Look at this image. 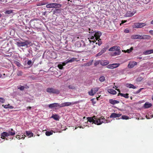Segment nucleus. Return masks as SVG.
<instances>
[{
    "mask_svg": "<svg viewBox=\"0 0 153 153\" xmlns=\"http://www.w3.org/2000/svg\"><path fill=\"white\" fill-rule=\"evenodd\" d=\"M58 105L59 103H54L49 105L48 107L50 108H53L55 107H58Z\"/></svg>",
    "mask_w": 153,
    "mask_h": 153,
    "instance_id": "dca6fc26",
    "label": "nucleus"
},
{
    "mask_svg": "<svg viewBox=\"0 0 153 153\" xmlns=\"http://www.w3.org/2000/svg\"><path fill=\"white\" fill-rule=\"evenodd\" d=\"M99 80L101 82H103L105 80V77L104 76H101L99 78Z\"/></svg>",
    "mask_w": 153,
    "mask_h": 153,
    "instance_id": "2f4dec72",
    "label": "nucleus"
},
{
    "mask_svg": "<svg viewBox=\"0 0 153 153\" xmlns=\"http://www.w3.org/2000/svg\"><path fill=\"white\" fill-rule=\"evenodd\" d=\"M56 11L57 12V13H59L60 12L61 10L60 9H56Z\"/></svg>",
    "mask_w": 153,
    "mask_h": 153,
    "instance_id": "864d4df0",
    "label": "nucleus"
},
{
    "mask_svg": "<svg viewBox=\"0 0 153 153\" xmlns=\"http://www.w3.org/2000/svg\"><path fill=\"white\" fill-rule=\"evenodd\" d=\"M127 22L126 20H122L121 22V23L120 24V25H121V24H123Z\"/></svg>",
    "mask_w": 153,
    "mask_h": 153,
    "instance_id": "4d7b16f0",
    "label": "nucleus"
},
{
    "mask_svg": "<svg viewBox=\"0 0 153 153\" xmlns=\"http://www.w3.org/2000/svg\"><path fill=\"white\" fill-rule=\"evenodd\" d=\"M76 59V58L73 57L72 58H71L70 59H68L66 60L65 61V62H63L62 63V65L63 66H65L66 64H67L69 63H71L74 61H75Z\"/></svg>",
    "mask_w": 153,
    "mask_h": 153,
    "instance_id": "6e6552de",
    "label": "nucleus"
},
{
    "mask_svg": "<svg viewBox=\"0 0 153 153\" xmlns=\"http://www.w3.org/2000/svg\"><path fill=\"white\" fill-rule=\"evenodd\" d=\"M121 52V51L120 50L118 51H116L114 52L113 53V55L114 56L118 55L120 54Z\"/></svg>",
    "mask_w": 153,
    "mask_h": 153,
    "instance_id": "a878e982",
    "label": "nucleus"
},
{
    "mask_svg": "<svg viewBox=\"0 0 153 153\" xmlns=\"http://www.w3.org/2000/svg\"><path fill=\"white\" fill-rule=\"evenodd\" d=\"M32 63V62L31 60H29L28 62H27V64L28 65H30Z\"/></svg>",
    "mask_w": 153,
    "mask_h": 153,
    "instance_id": "3c124183",
    "label": "nucleus"
},
{
    "mask_svg": "<svg viewBox=\"0 0 153 153\" xmlns=\"http://www.w3.org/2000/svg\"><path fill=\"white\" fill-rule=\"evenodd\" d=\"M78 103L77 102H65V106H70L71 105H74V104H77Z\"/></svg>",
    "mask_w": 153,
    "mask_h": 153,
    "instance_id": "412c9836",
    "label": "nucleus"
},
{
    "mask_svg": "<svg viewBox=\"0 0 153 153\" xmlns=\"http://www.w3.org/2000/svg\"><path fill=\"white\" fill-rule=\"evenodd\" d=\"M109 48V46L108 45L107 46L105 47V48L106 49V50H107L108 48Z\"/></svg>",
    "mask_w": 153,
    "mask_h": 153,
    "instance_id": "052dcab7",
    "label": "nucleus"
},
{
    "mask_svg": "<svg viewBox=\"0 0 153 153\" xmlns=\"http://www.w3.org/2000/svg\"><path fill=\"white\" fill-rule=\"evenodd\" d=\"M26 134L27 136L29 137H31L33 136V133L29 131H26Z\"/></svg>",
    "mask_w": 153,
    "mask_h": 153,
    "instance_id": "5701e85b",
    "label": "nucleus"
},
{
    "mask_svg": "<svg viewBox=\"0 0 153 153\" xmlns=\"http://www.w3.org/2000/svg\"><path fill=\"white\" fill-rule=\"evenodd\" d=\"M143 88H140L135 93L136 94H138L143 89Z\"/></svg>",
    "mask_w": 153,
    "mask_h": 153,
    "instance_id": "79ce46f5",
    "label": "nucleus"
},
{
    "mask_svg": "<svg viewBox=\"0 0 153 153\" xmlns=\"http://www.w3.org/2000/svg\"><path fill=\"white\" fill-rule=\"evenodd\" d=\"M89 33L88 39L90 43L88 45L89 49H94V48L97 47V45L99 46L101 45L102 42L100 37L102 35V33L100 31H93V30L89 29Z\"/></svg>",
    "mask_w": 153,
    "mask_h": 153,
    "instance_id": "f257e3e1",
    "label": "nucleus"
},
{
    "mask_svg": "<svg viewBox=\"0 0 153 153\" xmlns=\"http://www.w3.org/2000/svg\"><path fill=\"white\" fill-rule=\"evenodd\" d=\"M16 74L17 76H22V75L23 72L21 71H17Z\"/></svg>",
    "mask_w": 153,
    "mask_h": 153,
    "instance_id": "c85d7f7f",
    "label": "nucleus"
},
{
    "mask_svg": "<svg viewBox=\"0 0 153 153\" xmlns=\"http://www.w3.org/2000/svg\"><path fill=\"white\" fill-rule=\"evenodd\" d=\"M27 32H30V31H29V30H27Z\"/></svg>",
    "mask_w": 153,
    "mask_h": 153,
    "instance_id": "774afa93",
    "label": "nucleus"
},
{
    "mask_svg": "<svg viewBox=\"0 0 153 153\" xmlns=\"http://www.w3.org/2000/svg\"><path fill=\"white\" fill-rule=\"evenodd\" d=\"M139 35H134L131 36V38L132 39H139Z\"/></svg>",
    "mask_w": 153,
    "mask_h": 153,
    "instance_id": "b1692460",
    "label": "nucleus"
},
{
    "mask_svg": "<svg viewBox=\"0 0 153 153\" xmlns=\"http://www.w3.org/2000/svg\"><path fill=\"white\" fill-rule=\"evenodd\" d=\"M51 117L52 118L54 119V120H59V118L58 116L56 114V115L53 114L52 115Z\"/></svg>",
    "mask_w": 153,
    "mask_h": 153,
    "instance_id": "bb28decb",
    "label": "nucleus"
},
{
    "mask_svg": "<svg viewBox=\"0 0 153 153\" xmlns=\"http://www.w3.org/2000/svg\"><path fill=\"white\" fill-rule=\"evenodd\" d=\"M151 38L149 35H143V39H150Z\"/></svg>",
    "mask_w": 153,
    "mask_h": 153,
    "instance_id": "c756f323",
    "label": "nucleus"
},
{
    "mask_svg": "<svg viewBox=\"0 0 153 153\" xmlns=\"http://www.w3.org/2000/svg\"><path fill=\"white\" fill-rule=\"evenodd\" d=\"M102 53L100 51L96 55V56H99L101 55Z\"/></svg>",
    "mask_w": 153,
    "mask_h": 153,
    "instance_id": "a18cd8bd",
    "label": "nucleus"
},
{
    "mask_svg": "<svg viewBox=\"0 0 153 153\" xmlns=\"http://www.w3.org/2000/svg\"><path fill=\"white\" fill-rule=\"evenodd\" d=\"M109 102L111 104L114 105L116 104L119 103V101L116 100H113V99H110L109 100Z\"/></svg>",
    "mask_w": 153,
    "mask_h": 153,
    "instance_id": "f3484780",
    "label": "nucleus"
},
{
    "mask_svg": "<svg viewBox=\"0 0 153 153\" xmlns=\"http://www.w3.org/2000/svg\"><path fill=\"white\" fill-rule=\"evenodd\" d=\"M68 88L70 89H75V88L74 86H73L71 85H69Z\"/></svg>",
    "mask_w": 153,
    "mask_h": 153,
    "instance_id": "a19ab883",
    "label": "nucleus"
},
{
    "mask_svg": "<svg viewBox=\"0 0 153 153\" xmlns=\"http://www.w3.org/2000/svg\"><path fill=\"white\" fill-rule=\"evenodd\" d=\"M108 93L112 94H116L117 93V92L115 90L112 89H108Z\"/></svg>",
    "mask_w": 153,
    "mask_h": 153,
    "instance_id": "4be33fe9",
    "label": "nucleus"
},
{
    "mask_svg": "<svg viewBox=\"0 0 153 153\" xmlns=\"http://www.w3.org/2000/svg\"><path fill=\"white\" fill-rule=\"evenodd\" d=\"M58 67L60 69H62L63 68V66L61 64H59L58 65Z\"/></svg>",
    "mask_w": 153,
    "mask_h": 153,
    "instance_id": "4c0bfd02",
    "label": "nucleus"
},
{
    "mask_svg": "<svg viewBox=\"0 0 153 153\" xmlns=\"http://www.w3.org/2000/svg\"><path fill=\"white\" fill-rule=\"evenodd\" d=\"M12 13V10H10L6 11L5 12V13L6 14H10Z\"/></svg>",
    "mask_w": 153,
    "mask_h": 153,
    "instance_id": "e433bc0d",
    "label": "nucleus"
},
{
    "mask_svg": "<svg viewBox=\"0 0 153 153\" xmlns=\"http://www.w3.org/2000/svg\"><path fill=\"white\" fill-rule=\"evenodd\" d=\"M106 49L105 48H103L102 50H101V52L102 53H105V51H106Z\"/></svg>",
    "mask_w": 153,
    "mask_h": 153,
    "instance_id": "37998d69",
    "label": "nucleus"
},
{
    "mask_svg": "<svg viewBox=\"0 0 153 153\" xmlns=\"http://www.w3.org/2000/svg\"><path fill=\"white\" fill-rule=\"evenodd\" d=\"M133 50V48L132 47H131L130 49H127V50H124V52L125 53H130Z\"/></svg>",
    "mask_w": 153,
    "mask_h": 153,
    "instance_id": "cd10ccee",
    "label": "nucleus"
},
{
    "mask_svg": "<svg viewBox=\"0 0 153 153\" xmlns=\"http://www.w3.org/2000/svg\"><path fill=\"white\" fill-rule=\"evenodd\" d=\"M25 87L23 86L20 85L19 87H18V89H19L20 90L22 91L24 90Z\"/></svg>",
    "mask_w": 153,
    "mask_h": 153,
    "instance_id": "f704fd0d",
    "label": "nucleus"
},
{
    "mask_svg": "<svg viewBox=\"0 0 153 153\" xmlns=\"http://www.w3.org/2000/svg\"><path fill=\"white\" fill-rule=\"evenodd\" d=\"M122 119L124 120H128L129 119V117L126 115H123L122 116Z\"/></svg>",
    "mask_w": 153,
    "mask_h": 153,
    "instance_id": "473e14b6",
    "label": "nucleus"
},
{
    "mask_svg": "<svg viewBox=\"0 0 153 153\" xmlns=\"http://www.w3.org/2000/svg\"><path fill=\"white\" fill-rule=\"evenodd\" d=\"M62 7V5L60 4L57 3H50L47 4L46 7L48 8H60Z\"/></svg>",
    "mask_w": 153,
    "mask_h": 153,
    "instance_id": "39448f33",
    "label": "nucleus"
},
{
    "mask_svg": "<svg viewBox=\"0 0 153 153\" xmlns=\"http://www.w3.org/2000/svg\"><path fill=\"white\" fill-rule=\"evenodd\" d=\"M124 32L126 33H128L129 32V30L127 29H126L125 30Z\"/></svg>",
    "mask_w": 153,
    "mask_h": 153,
    "instance_id": "8fccbe9b",
    "label": "nucleus"
},
{
    "mask_svg": "<svg viewBox=\"0 0 153 153\" xmlns=\"http://www.w3.org/2000/svg\"><path fill=\"white\" fill-rule=\"evenodd\" d=\"M13 0H7L6 2L9 3L11 2Z\"/></svg>",
    "mask_w": 153,
    "mask_h": 153,
    "instance_id": "13d9d810",
    "label": "nucleus"
},
{
    "mask_svg": "<svg viewBox=\"0 0 153 153\" xmlns=\"http://www.w3.org/2000/svg\"><path fill=\"white\" fill-rule=\"evenodd\" d=\"M15 63L16 64V65L18 67H20L21 66L20 63L16 61Z\"/></svg>",
    "mask_w": 153,
    "mask_h": 153,
    "instance_id": "c03bdc74",
    "label": "nucleus"
},
{
    "mask_svg": "<svg viewBox=\"0 0 153 153\" xmlns=\"http://www.w3.org/2000/svg\"><path fill=\"white\" fill-rule=\"evenodd\" d=\"M30 42L28 40H26L25 42H22L21 41H18L16 42L17 45L19 47H27L28 45H29Z\"/></svg>",
    "mask_w": 153,
    "mask_h": 153,
    "instance_id": "7ed1b4c3",
    "label": "nucleus"
},
{
    "mask_svg": "<svg viewBox=\"0 0 153 153\" xmlns=\"http://www.w3.org/2000/svg\"><path fill=\"white\" fill-rule=\"evenodd\" d=\"M131 84H130V83H126L125 85V86L127 88H131Z\"/></svg>",
    "mask_w": 153,
    "mask_h": 153,
    "instance_id": "72a5a7b5",
    "label": "nucleus"
},
{
    "mask_svg": "<svg viewBox=\"0 0 153 153\" xmlns=\"http://www.w3.org/2000/svg\"><path fill=\"white\" fill-rule=\"evenodd\" d=\"M64 106H65V102L63 103H62L61 104H59L58 107H64Z\"/></svg>",
    "mask_w": 153,
    "mask_h": 153,
    "instance_id": "ea45409f",
    "label": "nucleus"
},
{
    "mask_svg": "<svg viewBox=\"0 0 153 153\" xmlns=\"http://www.w3.org/2000/svg\"><path fill=\"white\" fill-rule=\"evenodd\" d=\"M27 109H29L30 110L31 109V107H30V106H28V107H27Z\"/></svg>",
    "mask_w": 153,
    "mask_h": 153,
    "instance_id": "680f3d73",
    "label": "nucleus"
},
{
    "mask_svg": "<svg viewBox=\"0 0 153 153\" xmlns=\"http://www.w3.org/2000/svg\"><path fill=\"white\" fill-rule=\"evenodd\" d=\"M137 64V63L135 62H130L128 64V67L129 68H131L134 67Z\"/></svg>",
    "mask_w": 153,
    "mask_h": 153,
    "instance_id": "ddd939ff",
    "label": "nucleus"
},
{
    "mask_svg": "<svg viewBox=\"0 0 153 153\" xmlns=\"http://www.w3.org/2000/svg\"><path fill=\"white\" fill-rule=\"evenodd\" d=\"M99 89L100 88L97 87L92 89L91 91L88 92L90 96L94 95L98 91Z\"/></svg>",
    "mask_w": 153,
    "mask_h": 153,
    "instance_id": "0eeeda50",
    "label": "nucleus"
},
{
    "mask_svg": "<svg viewBox=\"0 0 153 153\" xmlns=\"http://www.w3.org/2000/svg\"><path fill=\"white\" fill-rule=\"evenodd\" d=\"M119 65H120L119 64H117V63L113 64H110V65H108L107 66V67L108 68L112 69L116 68L119 67Z\"/></svg>",
    "mask_w": 153,
    "mask_h": 153,
    "instance_id": "9d476101",
    "label": "nucleus"
},
{
    "mask_svg": "<svg viewBox=\"0 0 153 153\" xmlns=\"http://www.w3.org/2000/svg\"><path fill=\"white\" fill-rule=\"evenodd\" d=\"M5 102V100L2 98L0 97V102L3 103Z\"/></svg>",
    "mask_w": 153,
    "mask_h": 153,
    "instance_id": "58836bf2",
    "label": "nucleus"
},
{
    "mask_svg": "<svg viewBox=\"0 0 153 153\" xmlns=\"http://www.w3.org/2000/svg\"><path fill=\"white\" fill-rule=\"evenodd\" d=\"M151 24H153V20L151 22Z\"/></svg>",
    "mask_w": 153,
    "mask_h": 153,
    "instance_id": "69168bd1",
    "label": "nucleus"
},
{
    "mask_svg": "<svg viewBox=\"0 0 153 153\" xmlns=\"http://www.w3.org/2000/svg\"><path fill=\"white\" fill-rule=\"evenodd\" d=\"M144 106L145 108H149L152 106V104L150 103L147 102L145 103Z\"/></svg>",
    "mask_w": 153,
    "mask_h": 153,
    "instance_id": "a211bd4d",
    "label": "nucleus"
},
{
    "mask_svg": "<svg viewBox=\"0 0 153 153\" xmlns=\"http://www.w3.org/2000/svg\"><path fill=\"white\" fill-rule=\"evenodd\" d=\"M153 53V49L149 50H147L143 52V54L144 55H147Z\"/></svg>",
    "mask_w": 153,
    "mask_h": 153,
    "instance_id": "6ab92c4d",
    "label": "nucleus"
},
{
    "mask_svg": "<svg viewBox=\"0 0 153 153\" xmlns=\"http://www.w3.org/2000/svg\"><path fill=\"white\" fill-rule=\"evenodd\" d=\"M122 114H117L115 113H112L111 114L110 116L111 118H115L116 117H120Z\"/></svg>",
    "mask_w": 153,
    "mask_h": 153,
    "instance_id": "f8f14e48",
    "label": "nucleus"
},
{
    "mask_svg": "<svg viewBox=\"0 0 153 153\" xmlns=\"http://www.w3.org/2000/svg\"><path fill=\"white\" fill-rule=\"evenodd\" d=\"M94 120L95 124L98 125H100L103 123H107L109 122L108 120L105 119L103 116H102L100 118L96 117Z\"/></svg>",
    "mask_w": 153,
    "mask_h": 153,
    "instance_id": "f03ea898",
    "label": "nucleus"
},
{
    "mask_svg": "<svg viewBox=\"0 0 153 153\" xmlns=\"http://www.w3.org/2000/svg\"><path fill=\"white\" fill-rule=\"evenodd\" d=\"M138 58L139 59H142V57H138Z\"/></svg>",
    "mask_w": 153,
    "mask_h": 153,
    "instance_id": "338daca9",
    "label": "nucleus"
},
{
    "mask_svg": "<svg viewBox=\"0 0 153 153\" xmlns=\"http://www.w3.org/2000/svg\"><path fill=\"white\" fill-rule=\"evenodd\" d=\"M139 39H143V35H140Z\"/></svg>",
    "mask_w": 153,
    "mask_h": 153,
    "instance_id": "09e8293b",
    "label": "nucleus"
},
{
    "mask_svg": "<svg viewBox=\"0 0 153 153\" xmlns=\"http://www.w3.org/2000/svg\"><path fill=\"white\" fill-rule=\"evenodd\" d=\"M53 132V131L52 130L51 131H47L45 132V134L47 136H49L52 135Z\"/></svg>",
    "mask_w": 153,
    "mask_h": 153,
    "instance_id": "393cba45",
    "label": "nucleus"
},
{
    "mask_svg": "<svg viewBox=\"0 0 153 153\" xmlns=\"http://www.w3.org/2000/svg\"><path fill=\"white\" fill-rule=\"evenodd\" d=\"M96 118V117L95 116L92 117H87V119L88 120L87 123L89 122L90 123H92L95 124V120Z\"/></svg>",
    "mask_w": 153,
    "mask_h": 153,
    "instance_id": "9b49d317",
    "label": "nucleus"
},
{
    "mask_svg": "<svg viewBox=\"0 0 153 153\" xmlns=\"http://www.w3.org/2000/svg\"><path fill=\"white\" fill-rule=\"evenodd\" d=\"M108 64V63L105 62V63H104V64H102V65H107Z\"/></svg>",
    "mask_w": 153,
    "mask_h": 153,
    "instance_id": "e2e57ef3",
    "label": "nucleus"
},
{
    "mask_svg": "<svg viewBox=\"0 0 153 153\" xmlns=\"http://www.w3.org/2000/svg\"><path fill=\"white\" fill-rule=\"evenodd\" d=\"M20 135H18L16 136V138L19 140H20L21 139V137H20Z\"/></svg>",
    "mask_w": 153,
    "mask_h": 153,
    "instance_id": "49530a36",
    "label": "nucleus"
},
{
    "mask_svg": "<svg viewBox=\"0 0 153 153\" xmlns=\"http://www.w3.org/2000/svg\"><path fill=\"white\" fill-rule=\"evenodd\" d=\"M3 106H4V107L5 108H8V105H5L4 106V105H3Z\"/></svg>",
    "mask_w": 153,
    "mask_h": 153,
    "instance_id": "5fc2aeb1",
    "label": "nucleus"
},
{
    "mask_svg": "<svg viewBox=\"0 0 153 153\" xmlns=\"http://www.w3.org/2000/svg\"><path fill=\"white\" fill-rule=\"evenodd\" d=\"M136 12V10H134L132 12L128 11L127 12L125 15L126 17H131L133 16Z\"/></svg>",
    "mask_w": 153,
    "mask_h": 153,
    "instance_id": "1a4fd4ad",
    "label": "nucleus"
},
{
    "mask_svg": "<svg viewBox=\"0 0 153 153\" xmlns=\"http://www.w3.org/2000/svg\"><path fill=\"white\" fill-rule=\"evenodd\" d=\"M47 92L51 93H53L58 94L60 93V91L56 89H54L53 88H48L46 89Z\"/></svg>",
    "mask_w": 153,
    "mask_h": 153,
    "instance_id": "20e7f679",
    "label": "nucleus"
},
{
    "mask_svg": "<svg viewBox=\"0 0 153 153\" xmlns=\"http://www.w3.org/2000/svg\"><path fill=\"white\" fill-rule=\"evenodd\" d=\"M149 33L151 35H153V30H150L149 31Z\"/></svg>",
    "mask_w": 153,
    "mask_h": 153,
    "instance_id": "6e6d98bb",
    "label": "nucleus"
},
{
    "mask_svg": "<svg viewBox=\"0 0 153 153\" xmlns=\"http://www.w3.org/2000/svg\"><path fill=\"white\" fill-rule=\"evenodd\" d=\"M120 47L119 46H114L110 48L109 49V51H114L119 50H120Z\"/></svg>",
    "mask_w": 153,
    "mask_h": 153,
    "instance_id": "2eb2a0df",
    "label": "nucleus"
},
{
    "mask_svg": "<svg viewBox=\"0 0 153 153\" xmlns=\"http://www.w3.org/2000/svg\"><path fill=\"white\" fill-rule=\"evenodd\" d=\"M76 46L77 47H80L81 46V43L80 42H77L75 44Z\"/></svg>",
    "mask_w": 153,
    "mask_h": 153,
    "instance_id": "7c9ffc66",
    "label": "nucleus"
},
{
    "mask_svg": "<svg viewBox=\"0 0 153 153\" xmlns=\"http://www.w3.org/2000/svg\"><path fill=\"white\" fill-rule=\"evenodd\" d=\"M25 137H26L25 135V134H23L22 135V137H21V139H24Z\"/></svg>",
    "mask_w": 153,
    "mask_h": 153,
    "instance_id": "603ef678",
    "label": "nucleus"
},
{
    "mask_svg": "<svg viewBox=\"0 0 153 153\" xmlns=\"http://www.w3.org/2000/svg\"><path fill=\"white\" fill-rule=\"evenodd\" d=\"M8 133L9 134V136L10 135L11 136H13L15 134V133L14 131V132L9 131Z\"/></svg>",
    "mask_w": 153,
    "mask_h": 153,
    "instance_id": "c9c22d12",
    "label": "nucleus"
},
{
    "mask_svg": "<svg viewBox=\"0 0 153 153\" xmlns=\"http://www.w3.org/2000/svg\"><path fill=\"white\" fill-rule=\"evenodd\" d=\"M1 137L3 139H4L5 137L9 136V134L6 132H4L1 134Z\"/></svg>",
    "mask_w": 153,
    "mask_h": 153,
    "instance_id": "4468645a",
    "label": "nucleus"
},
{
    "mask_svg": "<svg viewBox=\"0 0 153 153\" xmlns=\"http://www.w3.org/2000/svg\"><path fill=\"white\" fill-rule=\"evenodd\" d=\"M116 90H117V91H118L119 92H120V90L119 89H117V88L115 89Z\"/></svg>",
    "mask_w": 153,
    "mask_h": 153,
    "instance_id": "0e129e2a",
    "label": "nucleus"
},
{
    "mask_svg": "<svg viewBox=\"0 0 153 153\" xmlns=\"http://www.w3.org/2000/svg\"><path fill=\"white\" fill-rule=\"evenodd\" d=\"M128 94L127 93H126V94H124L123 93H119L118 94V96L120 95L121 97H124L126 98H128Z\"/></svg>",
    "mask_w": 153,
    "mask_h": 153,
    "instance_id": "aec40b11",
    "label": "nucleus"
},
{
    "mask_svg": "<svg viewBox=\"0 0 153 153\" xmlns=\"http://www.w3.org/2000/svg\"><path fill=\"white\" fill-rule=\"evenodd\" d=\"M13 107L11 105H8V108H13Z\"/></svg>",
    "mask_w": 153,
    "mask_h": 153,
    "instance_id": "bf43d9fd",
    "label": "nucleus"
},
{
    "mask_svg": "<svg viewBox=\"0 0 153 153\" xmlns=\"http://www.w3.org/2000/svg\"><path fill=\"white\" fill-rule=\"evenodd\" d=\"M146 25V24L143 23H136L134 24L133 27L134 28H142Z\"/></svg>",
    "mask_w": 153,
    "mask_h": 153,
    "instance_id": "423d86ee",
    "label": "nucleus"
},
{
    "mask_svg": "<svg viewBox=\"0 0 153 153\" xmlns=\"http://www.w3.org/2000/svg\"><path fill=\"white\" fill-rule=\"evenodd\" d=\"M131 88H133V89H135L136 88H137L136 86H135L133 85V84H131Z\"/></svg>",
    "mask_w": 153,
    "mask_h": 153,
    "instance_id": "de8ad7c7",
    "label": "nucleus"
}]
</instances>
